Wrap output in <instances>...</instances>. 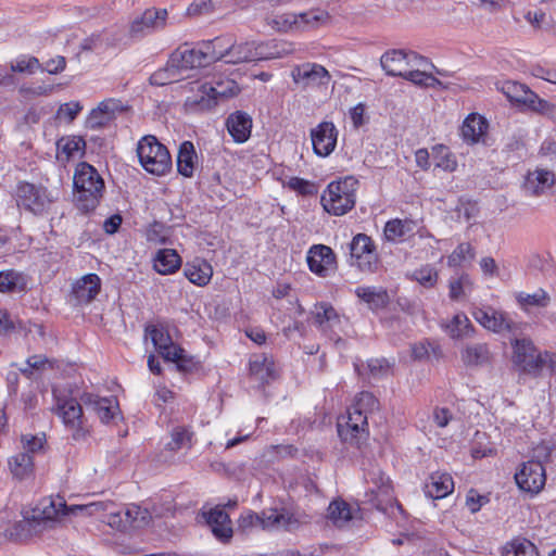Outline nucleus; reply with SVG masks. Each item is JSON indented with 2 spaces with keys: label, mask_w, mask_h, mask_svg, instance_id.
Wrapping results in <instances>:
<instances>
[{
  "label": "nucleus",
  "mask_w": 556,
  "mask_h": 556,
  "mask_svg": "<svg viewBox=\"0 0 556 556\" xmlns=\"http://www.w3.org/2000/svg\"><path fill=\"white\" fill-rule=\"evenodd\" d=\"M70 514H72L71 507L62 496L45 497L24 516L23 520L16 522V534L20 536L39 534L52 529Z\"/></svg>",
  "instance_id": "nucleus-1"
},
{
  "label": "nucleus",
  "mask_w": 556,
  "mask_h": 556,
  "mask_svg": "<svg viewBox=\"0 0 556 556\" xmlns=\"http://www.w3.org/2000/svg\"><path fill=\"white\" fill-rule=\"evenodd\" d=\"M73 185L76 207L83 213L96 210L104 191V180L98 170L87 162L78 163Z\"/></svg>",
  "instance_id": "nucleus-2"
},
{
  "label": "nucleus",
  "mask_w": 556,
  "mask_h": 556,
  "mask_svg": "<svg viewBox=\"0 0 556 556\" xmlns=\"http://www.w3.org/2000/svg\"><path fill=\"white\" fill-rule=\"evenodd\" d=\"M53 413L62 420L65 429L75 441L85 440L89 434V427L84 417L80 403L73 396L53 390Z\"/></svg>",
  "instance_id": "nucleus-3"
},
{
  "label": "nucleus",
  "mask_w": 556,
  "mask_h": 556,
  "mask_svg": "<svg viewBox=\"0 0 556 556\" xmlns=\"http://www.w3.org/2000/svg\"><path fill=\"white\" fill-rule=\"evenodd\" d=\"M136 151L140 165L148 173L164 176L172 169L170 154L155 136H143L138 141Z\"/></svg>",
  "instance_id": "nucleus-4"
},
{
  "label": "nucleus",
  "mask_w": 556,
  "mask_h": 556,
  "mask_svg": "<svg viewBox=\"0 0 556 556\" xmlns=\"http://www.w3.org/2000/svg\"><path fill=\"white\" fill-rule=\"evenodd\" d=\"M358 181L353 177L332 181L321 194V205L326 212L342 216L355 205V190Z\"/></svg>",
  "instance_id": "nucleus-5"
},
{
  "label": "nucleus",
  "mask_w": 556,
  "mask_h": 556,
  "mask_svg": "<svg viewBox=\"0 0 556 556\" xmlns=\"http://www.w3.org/2000/svg\"><path fill=\"white\" fill-rule=\"evenodd\" d=\"M513 362L523 372L538 375L545 367L556 370V355L548 352L539 353L531 341L517 339L513 343Z\"/></svg>",
  "instance_id": "nucleus-6"
},
{
  "label": "nucleus",
  "mask_w": 556,
  "mask_h": 556,
  "mask_svg": "<svg viewBox=\"0 0 556 556\" xmlns=\"http://www.w3.org/2000/svg\"><path fill=\"white\" fill-rule=\"evenodd\" d=\"M239 88L233 80L218 81L215 86L201 84L198 93L186 100V106L190 111H206L214 108L219 99L237 94Z\"/></svg>",
  "instance_id": "nucleus-7"
},
{
  "label": "nucleus",
  "mask_w": 556,
  "mask_h": 556,
  "mask_svg": "<svg viewBox=\"0 0 556 556\" xmlns=\"http://www.w3.org/2000/svg\"><path fill=\"white\" fill-rule=\"evenodd\" d=\"M365 477L372 484L366 495L376 509L386 514H393L394 509L401 510L400 504L392 496L390 479L379 468L369 470Z\"/></svg>",
  "instance_id": "nucleus-8"
},
{
  "label": "nucleus",
  "mask_w": 556,
  "mask_h": 556,
  "mask_svg": "<svg viewBox=\"0 0 556 556\" xmlns=\"http://www.w3.org/2000/svg\"><path fill=\"white\" fill-rule=\"evenodd\" d=\"M328 12L321 9H313L307 12L292 13L287 12L276 15L273 20L278 30H305L319 27L329 21Z\"/></svg>",
  "instance_id": "nucleus-9"
},
{
  "label": "nucleus",
  "mask_w": 556,
  "mask_h": 556,
  "mask_svg": "<svg viewBox=\"0 0 556 556\" xmlns=\"http://www.w3.org/2000/svg\"><path fill=\"white\" fill-rule=\"evenodd\" d=\"M152 515L147 508L137 504H128L124 510H113L108 515L106 523L121 532L142 529L150 525Z\"/></svg>",
  "instance_id": "nucleus-10"
},
{
  "label": "nucleus",
  "mask_w": 556,
  "mask_h": 556,
  "mask_svg": "<svg viewBox=\"0 0 556 556\" xmlns=\"http://www.w3.org/2000/svg\"><path fill=\"white\" fill-rule=\"evenodd\" d=\"M338 433L344 442L359 445L368 437V416L351 406L344 421L338 422Z\"/></svg>",
  "instance_id": "nucleus-11"
},
{
  "label": "nucleus",
  "mask_w": 556,
  "mask_h": 556,
  "mask_svg": "<svg viewBox=\"0 0 556 556\" xmlns=\"http://www.w3.org/2000/svg\"><path fill=\"white\" fill-rule=\"evenodd\" d=\"M351 264L362 271L374 273L378 267V256L370 237L356 235L350 243Z\"/></svg>",
  "instance_id": "nucleus-12"
},
{
  "label": "nucleus",
  "mask_w": 556,
  "mask_h": 556,
  "mask_svg": "<svg viewBox=\"0 0 556 556\" xmlns=\"http://www.w3.org/2000/svg\"><path fill=\"white\" fill-rule=\"evenodd\" d=\"M16 202L18 206L34 214H41L48 208L52 199L47 188L29 182H20L16 188Z\"/></svg>",
  "instance_id": "nucleus-13"
},
{
  "label": "nucleus",
  "mask_w": 556,
  "mask_h": 556,
  "mask_svg": "<svg viewBox=\"0 0 556 556\" xmlns=\"http://www.w3.org/2000/svg\"><path fill=\"white\" fill-rule=\"evenodd\" d=\"M291 77L302 89L327 86L331 80L329 72L323 65L309 62L294 66Z\"/></svg>",
  "instance_id": "nucleus-14"
},
{
  "label": "nucleus",
  "mask_w": 556,
  "mask_h": 556,
  "mask_svg": "<svg viewBox=\"0 0 556 556\" xmlns=\"http://www.w3.org/2000/svg\"><path fill=\"white\" fill-rule=\"evenodd\" d=\"M515 480L520 490L538 494L546 482L545 468L541 462H526L515 473Z\"/></svg>",
  "instance_id": "nucleus-15"
},
{
  "label": "nucleus",
  "mask_w": 556,
  "mask_h": 556,
  "mask_svg": "<svg viewBox=\"0 0 556 556\" xmlns=\"http://www.w3.org/2000/svg\"><path fill=\"white\" fill-rule=\"evenodd\" d=\"M339 131L332 122H321L311 130L313 150L318 156L330 155L337 146Z\"/></svg>",
  "instance_id": "nucleus-16"
},
{
  "label": "nucleus",
  "mask_w": 556,
  "mask_h": 556,
  "mask_svg": "<svg viewBox=\"0 0 556 556\" xmlns=\"http://www.w3.org/2000/svg\"><path fill=\"white\" fill-rule=\"evenodd\" d=\"M172 63L178 65L184 75H188L187 72L190 70L204 67L211 64L210 61H206L202 42H199L192 48L185 45L176 49L172 53Z\"/></svg>",
  "instance_id": "nucleus-17"
},
{
  "label": "nucleus",
  "mask_w": 556,
  "mask_h": 556,
  "mask_svg": "<svg viewBox=\"0 0 556 556\" xmlns=\"http://www.w3.org/2000/svg\"><path fill=\"white\" fill-rule=\"evenodd\" d=\"M306 261L309 270L320 277L328 276L336 268V255L329 247L324 244L311 247Z\"/></svg>",
  "instance_id": "nucleus-18"
},
{
  "label": "nucleus",
  "mask_w": 556,
  "mask_h": 556,
  "mask_svg": "<svg viewBox=\"0 0 556 556\" xmlns=\"http://www.w3.org/2000/svg\"><path fill=\"white\" fill-rule=\"evenodd\" d=\"M414 61L425 62V59L417 56L414 52L403 50H389L380 58V64L389 76H402L405 70L412 66Z\"/></svg>",
  "instance_id": "nucleus-19"
},
{
  "label": "nucleus",
  "mask_w": 556,
  "mask_h": 556,
  "mask_svg": "<svg viewBox=\"0 0 556 556\" xmlns=\"http://www.w3.org/2000/svg\"><path fill=\"white\" fill-rule=\"evenodd\" d=\"M472 316L483 328L493 332L500 333L513 329V321L508 315L491 306L476 308Z\"/></svg>",
  "instance_id": "nucleus-20"
},
{
  "label": "nucleus",
  "mask_w": 556,
  "mask_h": 556,
  "mask_svg": "<svg viewBox=\"0 0 556 556\" xmlns=\"http://www.w3.org/2000/svg\"><path fill=\"white\" fill-rule=\"evenodd\" d=\"M166 9H147L142 15L136 18L130 25V33L132 36H142L163 28L167 20Z\"/></svg>",
  "instance_id": "nucleus-21"
},
{
  "label": "nucleus",
  "mask_w": 556,
  "mask_h": 556,
  "mask_svg": "<svg viewBox=\"0 0 556 556\" xmlns=\"http://www.w3.org/2000/svg\"><path fill=\"white\" fill-rule=\"evenodd\" d=\"M555 184L553 172L544 168H536L528 172L522 188L526 194L540 197L545 194Z\"/></svg>",
  "instance_id": "nucleus-22"
},
{
  "label": "nucleus",
  "mask_w": 556,
  "mask_h": 556,
  "mask_svg": "<svg viewBox=\"0 0 556 556\" xmlns=\"http://www.w3.org/2000/svg\"><path fill=\"white\" fill-rule=\"evenodd\" d=\"M312 314L317 328L330 339H334L336 330L341 325V318L337 311L330 304L319 303L315 305Z\"/></svg>",
  "instance_id": "nucleus-23"
},
{
  "label": "nucleus",
  "mask_w": 556,
  "mask_h": 556,
  "mask_svg": "<svg viewBox=\"0 0 556 556\" xmlns=\"http://www.w3.org/2000/svg\"><path fill=\"white\" fill-rule=\"evenodd\" d=\"M263 521V530L277 531V530H292L298 520L291 513L286 509L269 508L261 513Z\"/></svg>",
  "instance_id": "nucleus-24"
},
{
  "label": "nucleus",
  "mask_w": 556,
  "mask_h": 556,
  "mask_svg": "<svg viewBox=\"0 0 556 556\" xmlns=\"http://www.w3.org/2000/svg\"><path fill=\"white\" fill-rule=\"evenodd\" d=\"M101 280L96 274H88L78 279L72 289L77 304L90 303L100 292Z\"/></svg>",
  "instance_id": "nucleus-25"
},
{
  "label": "nucleus",
  "mask_w": 556,
  "mask_h": 556,
  "mask_svg": "<svg viewBox=\"0 0 556 556\" xmlns=\"http://www.w3.org/2000/svg\"><path fill=\"white\" fill-rule=\"evenodd\" d=\"M226 126L235 142L244 143L251 136L252 118L245 112L236 111L227 117Z\"/></svg>",
  "instance_id": "nucleus-26"
},
{
  "label": "nucleus",
  "mask_w": 556,
  "mask_h": 556,
  "mask_svg": "<svg viewBox=\"0 0 556 556\" xmlns=\"http://www.w3.org/2000/svg\"><path fill=\"white\" fill-rule=\"evenodd\" d=\"M460 359L466 367H483L491 363L492 353L486 343H470L460 350Z\"/></svg>",
  "instance_id": "nucleus-27"
},
{
  "label": "nucleus",
  "mask_w": 556,
  "mask_h": 556,
  "mask_svg": "<svg viewBox=\"0 0 556 556\" xmlns=\"http://www.w3.org/2000/svg\"><path fill=\"white\" fill-rule=\"evenodd\" d=\"M85 151L86 141L80 136H64L56 141V159L61 163L81 157Z\"/></svg>",
  "instance_id": "nucleus-28"
},
{
  "label": "nucleus",
  "mask_w": 556,
  "mask_h": 556,
  "mask_svg": "<svg viewBox=\"0 0 556 556\" xmlns=\"http://www.w3.org/2000/svg\"><path fill=\"white\" fill-rule=\"evenodd\" d=\"M204 517L217 539L224 542L231 539L233 533L231 521L224 509L217 506L204 514Z\"/></svg>",
  "instance_id": "nucleus-29"
},
{
  "label": "nucleus",
  "mask_w": 556,
  "mask_h": 556,
  "mask_svg": "<svg viewBox=\"0 0 556 556\" xmlns=\"http://www.w3.org/2000/svg\"><path fill=\"white\" fill-rule=\"evenodd\" d=\"M81 401L85 405L93 408L102 422L111 421L118 409V404L113 397H100L92 393H84Z\"/></svg>",
  "instance_id": "nucleus-30"
},
{
  "label": "nucleus",
  "mask_w": 556,
  "mask_h": 556,
  "mask_svg": "<svg viewBox=\"0 0 556 556\" xmlns=\"http://www.w3.org/2000/svg\"><path fill=\"white\" fill-rule=\"evenodd\" d=\"M425 494L431 498H443L454 490V481L447 472H433L425 483Z\"/></svg>",
  "instance_id": "nucleus-31"
},
{
  "label": "nucleus",
  "mask_w": 556,
  "mask_h": 556,
  "mask_svg": "<svg viewBox=\"0 0 556 556\" xmlns=\"http://www.w3.org/2000/svg\"><path fill=\"white\" fill-rule=\"evenodd\" d=\"M355 294L371 311L382 309L390 302L389 293L382 287L361 286L355 289Z\"/></svg>",
  "instance_id": "nucleus-32"
},
{
  "label": "nucleus",
  "mask_w": 556,
  "mask_h": 556,
  "mask_svg": "<svg viewBox=\"0 0 556 556\" xmlns=\"http://www.w3.org/2000/svg\"><path fill=\"white\" fill-rule=\"evenodd\" d=\"M232 38L229 36H219L212 40L202 41V47L205 52L206 61L215 63L224 60L227 63V59L230 58Z\"/></svg>",
  "instance_id": "nucleus-33"
},
{
  "label": "nucleus",
  "mask_w": 556,
  "mask_h": 556,
  "mask_svg": "<svg viewBox=\"0 0 556 556\" xmlns=\"http://www.w3.org/2000/svg\"><path fill=\"white\" fill-rule=\"evenodd\" d=\"M184 273L190 282L199 287H204L212 279L213 268L207 261L203 258H194L186 264Z\"/></svg>",
  "instance_id": "nucleus-34"
},
{
  "label": "nucleus",
  "mask_w": 556,
  "mask_h": 556,
  "mask_svg": "<svg viewBox=\"0 0 556 556\" xmlns=\"http://www.w3.org/2000/svg\"><path fill=\"white\" fill-rule=\"evenodd\" d=\"M250 374L261 383L268 382L276 377V367L271 357L256 355L250 361Z\"/></svg>",
  "instance_id": "nucleus-35"
},
{
  "label": "nucleus",
  "mask_w": 556,
  "mask_h": 556,
  "mask_svg": "<svg viewBox=\"0 0 556 556\" xmlns=\"http://www.w3.org/2000/svg\"><path fill=\"white\" fill-rule=\"evenodd\" d=\"M254 62L263 60L279 59L289 53L285 45L277 40L254 41L253 40Z\"/></svg>",
  "instance_id": "nucleus-36"
},
{
  "label": "nucleus",
  "mask_w": 556,
  "mask_h": 556,
  "mask_svg": "<svg viewBox=\"0 0 556 556\" xmlns=\"http://www.w3.org/2000/svg\"><path fill=\"white\" fill-rule=\"evenodd\" d=\"M497 89L507 100L517 106L525 108L532 90L518 81L506 80L497 85Z\"/></svg>",
  "instance_id": "nucleus-37"
},
{
  "label": "nucleus",
  "mask_w": 556,
  "mask_h": 556,
  "mask_svg": "<svg viewBox=\"0 0 556 556\" xmlns=\"http://www.w3.org/2000/svg\"><path fill=\"white\" fill-rule=\"evenodd\" d=\"M486 129L485 119L478 114H470L463 123L460 134L468 143H476L484 135Z\"/></svg>",
  "instance_id": "nucleus-38"
},
{
  "label": "nucleus",
  "mask_w": 556,
  "mask_h": 556,
  "mask_svg": "<svg viewBox=\"0 0 556 556\" xmlns=\"http://www.w3.org/2000/svg\"><path fill=\"white\" fill-rule=\"evenodd\" d=\"M197 164V153L194 146L190 141H184L178 150L177 155V169L179 174L185 177H191L193 175Z\"/></svg>",
  "instance_id": "nucleus-39"
},
{
  "label": "nucleus",
  "mask_w": 556,
  "mask_h": 556,
  "mask_svg": "<svg viewBox=\"0 0 556 556\" xmlns=\"http://www.w3.org/2000/svg\"><path fill=\"white\" fill-rule=\"evenodd\" d=\"M181 264V258L173 249L160 250L154 257V269L162 275L175 273Z\"/></svg>",
  "instance_id": "nucleus-40"
},
{
  "label": "nucleus",
  "mask_w": 556,
  "mask_h": 556,
  "mask_svg": "<svg viewBox=\"0 0 556 556\" xmlns=\"http://www.w3.org/2000/svg\"><path fill=\"white\" fill-rule=\"evenodd\" d=\"M189 75H184L178 65L172 63V56L167 61L165 67L154 72L150 77V83L155 86H165L168 84L180 81L188 78Z\"/></svg>",
  "instance_id": "nucleus-41"
},
{
  "label": "nucleus",
  "mask_w": 556,
  "mask_h": 556,
  "mask_svg": "<svg viewBox=\"0 0 556 556\" xmlns=\"http://www.w3.org/2000/svg\"><path fill=\"white\" fill-rule=\"evenodd\" d=\"M445 331L452 339H464L473 336V326L464 313L456 314L446 325Z\"/></svg>",
  "instance_id": "nucleus-42"
},
{
  "label": "nucleus",
  "mask_w": 556,
  "mask_h": 556,
  "mask_svg": "<svg viewBox=\"0 0 556 556\" xmlns=\"http://www.w3.org/2000/svg\"><path fill=\"white\" fill-rule=\"evenodd\" d=\"M9 466L12 475L20 479H26L33 475L34 462L33 456L27 453H17L9 460Z\"/></svg>",
  "instance_id": "nucleus-43"
},
{
  "label": "nucleus",
  "mask_w": 556,
  "mask_h": 556,
  "mask_svg": "<svg viewBox=\"0 0 556 556\" xmlns=\"http://www.w3.org/2000/svg\"><path fill=\"white\" fill-rule=\"evenodd\" d=\"M327 517L334 526L343 527L352 520L353 514L346 502L334 500L329 504Z\"/></svg>",
  "instance_id": "nucleus-44"
},
{
  "label": "nucleus",
  "mask_w": 556,
  "mask_h": 556,
  "mask_svg": "<svg viewBox=\"0 0 556 556\" xmlns=\"http://www.w3.org/2000/svg\"><path fill=\"white\" fill-rule=\"evenodd\" d=\"M503 556H539V552L529 540L517 538L506 544Z\"/></svg>",
  "instance_id": "nucleus-45"
},
{
  "label": "nucleus",
  "mask_w": 556,
  "mask_h": 556,
  "mask_svg": "<svg viewBox=\"0 0 556 556\" xmlns=\"http://www.w3.org/2000/svg\"><path fill=\"white\" fill-rule=\"evenodd\" d=\"M230 58L227 59V63L229 64H240L244 62H254V53H253V40L245 42H231Z\"/></svg>",
  "instance_id": "nucleus-46"
},
{
  "label": "nucleus",
  "mask_w": 556,
  "mask_h": 556,
  "mask_svg": "<svg viewBox=\"0 0 556 556\" xmlns=\"http://www.w3.org/2000/svg\"><path fill=\"white\" fill-rule=\"evenodd\" d=\"M432 156L435 167L445 172H454L457 167L455 155L445 146H435L432 148Z\"/></svg>",
  "instance_id": "nucleus-47"
},
{
  "label": "nucleus",
  "mask_w": 556,
  "mask_h": 556,
  "mask_svg": "<svg viewBox=\"0 0 556 556\" xmlns=\"http://www.w3.org/2000/svg\"><path fill=\"white\" fill-rule=\"evenodd\" d=\"M355 370L358 375H365V370L371 378L379 379L387 376L390 371V365L384 358L369 359L366 366H359L357 363L354 364Z\"/></svg>",
  "instance_id": "nucleus-48"
},
{
  "label": "nucleus",
  "mask_w": 556,
  "mask_h": 556,
  "mask_svg": "<svg viewBox=\"0 0 556 556\" xmlns=\"http://www.w3.org/2000/svg\"><path fill=\"white\" fill-rule=\"evenodd\" d=\"M473 283L467 274H463L458 278L450 281V298L454 301L464 300L469 292H471Z\"/></svg>",
  "instance_id": "nucleus-49"
},
{
  "label": "nucleus",
  "mask_w": 556,
  "mask_h": 556,
  "mask_svg": "<svg viewBox=\"0 0 556 556\" xmlns=\"http://www.w3.org/2000/svg\"><path fill=\"white\" fill-rule=\"evenodd\" d=\"M475 256L476 252L473 247L468 242H463L448 255L447 265L450 267H458L466 262L472 261Z\"/></svg>",
  "instance_id": "nucleus-50"
},
{
  "label": "nucleus",
  "mask_w": 556,
  "mask_h": 556,
  "mask_svg": "<svg viewBox=\"0 0 556 556\" xmlns=\"http://www.w3.org/2000/svg\"><path fill=\"white\" fill-rule=\"evenodd\" d=\"M21 444H22L21 452L27 453L34 457L36 454H39L45 450L46 434L45 433L23 434L21 437Z\"/></svg>",
  "instance_id": "nucleus-51"
},
{
  "label": "nucleus",
  "mask_w": 556,
  "mask_h": 556,
  "mask_svg": "<svg viewBox=\"0 0 556 556\" xmlns=\"http://www.w3.org/2000/svg\"><path fill=\"white\" fill-rule=\"evenodd\" d=\"M401 77L418 86L430 88L441 86V81L437 79L433 75L419 70H408L407 67Z\"/></svg>",
  "instance_id": "nucleus-52"
},
{
  "label": "nucleus",
  "mask_w": 556,
  "mask_h": 556,
  "mask_svg": "<svg viewBox=\"0 0 556 556\" xmlns=\"http://www.w3.org/2000/svg\"><path fill=\"white\" fill-rule=\"evenodd\" d=\"M115 508V504L111 501L105 502H93L87 505H74L71 506L72 514H76L77 511L85 513L87 516H96L100 513L108 511V515L110 511H113Z\"/></svg>",
  "instance_id": "nucleus-53"
},
{
  "label": "nucleus",
  "mask_w": 556,
  "mask_h": 556,
  "mask_svg": "<svg viewBox=\"0 0 556 556\" xmlns=\"http://www.w3.org/2000/svg\"><path fill=\"white\" fill-rule=\"evenodd\" d=\"M517 301L522 306H540L545 307L549 303V296L548 294L540 289L536 292L530 294L526 292H520L517 294Z\"/></svg>",
  "instance_id": "nucleus-54"
},
{
  "label": "nucleus",
  "mask_w": 556,
  "mask_h": 556,
  "mask_svg": "<svg viewBox=\"0 0 556 556\" xmlns=\"http://www.w3.org/2000/svg\"><path fill=\"white\" fill-rule=\"evenodd\" d=\"M414 279L425 288H432L438 282V271L431 265H425L413 273Z\"/></svg>",
  "instance_id": "nucleus-55"
},
{
  "label": "nucleus",
  "mask_w": 556,
  "mask_h": 556,
  "mask_svg": "<svg viewBox=\"0 0 556 556\" xmlns=\"http://www.w3.org/2000/svg\"><path fill=\"white\" fill-rule=\"evenodd\" d=\"M125 106L121 100L117 99H105L99 103L94 109V116L102 114L110 122L115 117L116 113L123 112Z\"/></svg>",
  "instance_id": "nucleus-56"
},
{
  "label": "nucleus",
  "mask_w": 556,
  "mask_h": 556,
  "mask_svg": "<svg viewBox=\"0 0 556 556\" xmlns=\"http://www.w3.org/2000/svg\"><path fill=\"white\" fill-rule=\"evenodd\" d=\"M146 332L150 336L157 351L164 350L165 346L173 343L172 338L163 326H149L146 328Z\"/></svg>",
  "instance_id": "nucleus-57"
},
{
  "label": "nucleus",
  "mask_w": 556,
  "mask_h": 556,
  "mask_svg": "<svg viewBox=\"0 0 556 556\" xmlns=\"http://www.w3.org/2000/svg\"><path fill=\"white\" fill-rule=\"evenodd\" d=\"M192 432L185 427H176L172 431V441L168 446L173 451L191 446Z\"/></svg>",
  "instance_id": "nucleus-58"
},
{
  "label": "nucleus",
  "mask_w": 556,
  "mask_h": 556,
  "mask_svg": "<svg viewBox=\"0 0 556 556\" xmlns=\"http://www.w3.org/2000/svg\"><path fill=\"white\" fill-rule=\"evenodd\" d=\"M352 406L368 416L379 408V402L372 393L361 392Z\"/></svg>",
  "instance_id": "nucleus-59"
},
{
  "label": "nucleus",
  "mask_w": 556,
  "mask_h": 556,
  "mask_svg": "<svg viewBox=\"0 0 556 556\" xmlns=\"http://www.w3.org/2000/svg\"><path fill=\"white\" fill-rule=\"evenodd\" d=\"M41 68L39 60L35 56L22 55L11 63L12 72L33 74Z\"/></svg>",
  "instance_id": "nucleus-60"
},
{
  "label": "nucleus",
  "mask_w": 556,
  "mask_h": 556,
  "mask_svg": "<svg viewBox=\"0 0 556 556\" xmlns=\"http://www.w3.org/2000/svg\"><path fill=\"white\" fill-rule=\"evenodd\" d=\"M238 528L243 532H248L253 529L263 530L262 515L252 510L243 513L238 520Z\"/></svg>",
  "instance_id": "nucleus-61"
},
{
  "label": "nucleus",
  "mask_w": 556,
  "mask_h": 556,
  "mask_svg": "<svg viewBox=\"0 0 556 556\" xmlns=\"http://www.w3.org/2000/svg\"><path fill=\"white\" fill-rule=\"evenodd\" d=\"M165 361L175 362L180 369H186L184 363L186 361L185 350L176 345L174 342L159 351Z\"/></svg>",
  "instance_id": "nucleus-62"
},
{
  "label": "nucleus",
  "mask_w": 556,
  "mask_h": 556,
  "mask_svg": "<svg viewBox=\"0 0 556 556\" xmlns=\"http://www.w3.org/2000/svg\"><path fill=\"white\" fill-rule=\"evenodd\" d=\"M523 109H528L543 115H548L553 112L554 105L548 101L541 99L535 92L531 91Z\"/></svg>",
  "instance_id": "nucleus-63"
},
{
  "label": "nucleus",
  "mask_w": 556,
  "mask_h": 556,
  "mask_svg": "<svg viewBox=\"0 0 556 556\" xmlns=\"http://www.w3.org/2000/svg\"><path fill=\"white\" fill-rule=\"evenodd\" d=\"M406 224L400 219H393L384 226V237L389 241H396L403 238L407 232Z\"/></svg>",
  "instance_id": "nucleus-64"
}]
</instances>
